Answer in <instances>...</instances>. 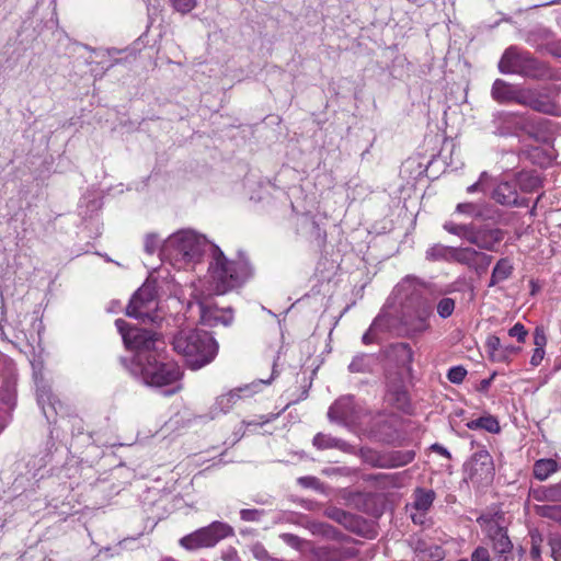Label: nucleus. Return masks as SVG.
Returning a JSON list of instances; mask_svg holds the SVG:
<instances>
[{"instance_id": "18", "label": "nucleus", "mask_w": 561, "mask_h": 561, "mask_svg": "<svg viewBox=\"0 0 561 561\" xmlns=\"http://www.w3.org/2000/svg\"><path fill=\"white\" fill-rule=\"evenodd\" d=\"M515 182H502L493 191V198L504 206H525V201L518 199Z\"/></svg>"}, {"instance_id": "33", "label": "nucleus", "mask_w": 561, "mask_h": 561, "mask_svg": "<svg viewBox=\"0 0 561 561\" xmlns=\"http://www.w3.org/2000/svg\"><path fill=\"white\" fill-rule=\"evenodd\" d=\"M493 549L497 554L510 553L512 551L513 545L507 536V534L502 529L497 528L492 536Z\"/></svg>"}, {"instance_id": "45", "label": "nucleus", "mask_w": 561, "mask_h": 561, "mask_svg": "<svg viewBox=\"0 0 561 561\" xmlns=\"http://www.w3.org/2000/svg\"><path fill=\"white\" fill-rule=\"evenodd\" d=\"M251 552L253 557L259 561H270L272 559L267 550L260 542H256L251 547Z\"/></svg>"}, {"instance_id": "43", "label": "nucleus", "mask_w": 561, "mask_h": 561, "mask_svg": "<svg viewBox=\"0 0 561 561\" xmlns=\"http://www.w3.org/2000/svg\"><path fill=\"white\" fill-rule=\"evenodd\" d=\"M264 515L263 511L244 508L240 511V517L244 522H260Z\"/></svg>"}, {"instance_id": "46", "label": "nucleus", "mask_w": 561, "mask_h": 561, "mask_svg": "<svg viewBox=\"0 0 561 561\" xmlns=\"http://www.w3.org/2000/svg\"><path fill=\"white\" fill-rule=\"evenodd\" d=\"M551 556L554 561H561V536H553L549 539Z\"/></svg>"}, {"instance_id": "57", "label": "nucleus", "mask_w": 561, "mask_h": 561, "mask_svg": "<svg viewBox=\"0 0 561 561\" xmlns=\"http://www.w3.org/2000/svg\"><path fill=\"white\" fill-rule=\"evenodd\" d=\"M119 550H121V543H118L114 549L108 548V547L101 549L100 554H105L106 557H114V556L119 554Z\"/></svg>"}, {"instance_id": "54", "label": "nucleus", "mask_w": 561, "mask_h": 561, "mask_svg": "<svg viewBox=\"0 0 561 561\" xmlns=\"http://www.w3.org/2000/svg\"><path fill=\"white\" fill-rule=\"evenodd\" d=\"M158 249V241L156 238L148 236L145 242V250L147 253L152 254Z\"/></svg>"}, {"instance_id": "61", "label": "nucleus", "mask_w": 561, "mask_h": 561, "mask_svg": "<svg viewBox=\"0 0 561 561\" xmlns=\"http://www.w3.org/2000/svg\"><path fill=\"white\" fill-rule=\"evenodd\" d=\"M540 553H541V551H540L539 546L533 545V547L530 549L531 558L535 559V560H539L540 559Z\"/></svg>"}, {"instance_id": "19", "label": "nucleus", "mask_w": 561, "mask_h": 561, "mask_svg": "<svg viewBox=\"0 0 561 561\" xmlns=\"http://www.w3.org/2000/svg\"><path fill=\"white\" fill-rule=\"evenodd\" d=\"M18 369L15 364L10 362L4 367V380L0 387L1 400L5 404H12L16 393Z\"/></svg>"}, {"instance_id": "30", "label": "nucleus", "mask_w": 561, "mask_h": 561, "mask_svg": "<svg viewBox=\"0 0 561 561\" xmlns=\"http://www.w3.org/2000/svg\"><path fill=\"white\" fill-rule=\"evenodd\" d=\"M470 430H485L489 433H499L501 427L496 417L492 415L481 416L467 423Z\"/></svg>"}, {"instance_id": "26", "label": "nucleus", "mask_w": 561, "mask_h": 561, "mask_svg": "<svg viewBox=\"0 0 561 561\" xmlns=\"http://www.w3.org/2000/svg\"><path fill=\"white\" fill-rule=\"evenodd\" d=\"M387 397L399 409H405L409 403L408 392L402 382L388 383Z\"/></svg>"}, {"instance_id": "10", "label": "nucleus", "mask_w": 561, "mask_h": 561, "mask_svg": "<svg viewBox=\"0 0 561 561\" xmlns=\"http://www.w3.org/2000/svg\"><path fill=\"white\" fill-rule=\"evenodd\" d=\"M33 368V378L36 387L37 402L45 415L50 421L62 409L61 402L54 396L49 382L43 375V362L39 359L31 360Z\"/></svg>"}, {"instance_id": "38", "label": "nucleus", "mask_w": 561, "mask_h": 561, "mask_svg": "<svg viewBox=\"0 0 561 561\" xmlns=\"http://www.w3.org/2000/svg\"><path fill=\"white\" fill-rule=\"evenodd\" d=\"M533 497L539 502H554L551 484L533 490Z\"/></svg>"}, {"instance_id": "16", "label": "nucleus", "mask_w": 561, "mask_h": 561, "mask_svg": "<svg viewBox=\"0 0 561 561\" xmlns=\"http://www.w3.org/2000/svg\"><path fill=\"white\" fill-rule=\"evenodd\" d=\"M201 322L207 327H216L218 324L230 325L233 316L230 310L218 309L207 305L204 301L197 302Z\"/></svg>"}, {"instance_id": "51", "label": "nucleus", "mask_w": 561, "mask_h": 561, "mask_svg": "<svg viewBox=\"0 0 561 561\" xmlns=\"http://www.w3.org/2000/svg\"><path fill=\"white\" fill-rule=\"evenodd\" d=\"M534 343H535L536 347L545 348L547 339H546V335H545V332L542 329L536 328L535 333H534Z\"/></svg>"}, {"instance_id": "5", "label": "nucleus", "mask_w": 561, "mask_h": 561, "mask_svg": "<svg viewBox=\"0 0 561 561\" xmlns=\"http://www.w3.org/2000/svg\"><path fill=\"white\" fill-rule=\"evenodd\" d=\"M207 239L197 232L184 229L171 234L161 249V255L178 268L199 262L206 248Z\"/></svg>"}, {"instance_id": "25", "label": "nucleus", "mask_w": 561, "mask_h": 561, "mask_svg": "<svg viewBox=\"0 0 561 561\" xmlns=\"http://www.w3.org/2000/svg\"><path fill=\"white\" fill-rule=\"evenodd\" d=\"M514 267L507 257L500 259L493 267L492 275L489 282V287L508 279L513 274Z\"/></svg>"}, {"instance_id": "55", "label": "nucleus", "mask_w": 561, "mask_h": 561, "mask_svg": "<svg viewBox=\"0 0 561 561\" xmlns=\"http://www.w3.org/2000/svg\"><path fill=\"white\" fill-rule=\"evenodd\" d=\"M431 449L437 454H439L440 456L445 457V458H448L450 459V453L447 450V448H445L444 446H442L440 444L438 443H435L431 446Z\"/></svg>"}, {"instance_id": "39", "label": "nucleus", "mask_w": 561, "mask_h": 561, "mask_svg": "<svg viewBox=\"0 0 561 561\" xmlns=\"http://www.w3.org/2000/svg\"><path fill=\"white\" fill-rule=\"evenodd\" d=\"M324 514L329 518L336 520L341 524H345L351 517V515L348 513H346L345 511H343L341 508L334 507V506L328 507L325 510Z\"/></svg>"}, {"instance_id": "28", "label": "nucleus", "mask_w": 561, "mask_h": 561, "mask_svg": "<svg viewBox=\"0 0 561 561\" xmlns=\"http://www.w3.org/2000/svg\"><path fill=\"white\" fill-rule=\"evenodd\" d=\"M376 358L373 355H356L348 365V370L356 374H368L373 371Z\"/></svg>"}, {"instance_id": "9", "label": "nucleus", "mask_w": 561, "mask_h": 561, "mask_svg": "<svg viewBox=\"0 0 561 561\" xmlns=\"http://www.w3.org/2000/svg\"><path fill=\"white\" fill-rule=\"evenodd\" d=\"M233 529L226 523L214 522L196 531L184 536L180 543L187 550H196L215 546L219 540L231 536Z\"/></svg>"}, {"instance_id": "23", "label": "nucleus", "mask_w": 561, "mask_h": 561, "mask_svg": "<svg viewBox=\"0 0 561 561\" xmlns=\"http://www.w3.org/2000/svg\"><path fill=\"white\" fill-rule=\"evenodd\" d=\"M299 228L302 233L307 234L311 240L319 244L325 240V231L320 228L314 218L308 214L302 215L299 219Z\"/></svg>"}, {"instance_id": "53", "label": "nucleus", "mask_w": 561, "mask_h": 561, "mask_svg": "<svg viewBox=\"0 0 561 561\" xmlns=\"http://www.w3.org/2000/svg\"><path fill=\"white\" fill-rule=\"evenodd\" d=\"M543 356H545V348L536 347L531 355L530 364L533 366H538L542 362Z\"/></svg>"}, {"instance_id": "24", "label": "nucleus", "mask_w": 561, "mask_h": 561, "mask_svg": "<svg viewBox=\"0 0 561 561\" xmlns=\"http://www.w3.org/2000/svg\"><path fill=\"white\" fill-rule=\"evenodd\" d=\"M390 356L401 367L411 369L413 362V351L408 343H397L390 346Z\"/></svg>"}, {"instance_id": "2", "label": "nucleus", "mask_w": 561, "mask_h": 561, "mask_svg": "<svg viewBox=\"0 0 561 561\" xmlns=\"http://www.w3.org/2000/svg\"><path fill=\"white\" fill-rule=\"evenodd\" d=\"M208 273L215 294L224 295L242 286L252 276V266L247 257L229 260L217 245H211Z\"/></svg>"}, {"instance_id": "22", "label": "nucleus", "mask_w": 561, "mask_h": 561, "mask_svg": "<svg viewBox=\"0 0 561 561\" xmlns=\"http://www.w3.org/2000/svg\"><path fill=\"white\" fill-rule=\"evenodd\" d=\"M312 445L319 450H324V449H339L342 451L351 450L350 444H347L345 440L333 437L328 434H323V433H318L314 435V437L312 439Z\"/></svg>"}, {"instance_id": "62", "label": "nucleus", "mask_w": 561, "mask_h": 561, "mask_svg": "<svg viewBox=\"0 0 561 561\" xmlns=\"http://www.w3.org/2000/svg\"><path fill=\"white\" fill-rule=\"evenodd\" d=\"M362 340L364 344H370L374 342V337L371 335V328L363 335Z\"/></svg>"}, {"instance_id": "35", "label": "nucleus", "mask_w": 561, "mask_h": 561, "mask_svg": "<svg viewBox=\"0 0 561 561\" xmlns=\"http://www.w3.org/2000/svg\"><path fill=\"white\" fill-rule=\"evenodd\" d=\"M535 513L540 517L551 519L561 525V504L536 505Z\"/></svg>"}, {"instance_id": "37", "label": "nucleus", "mask_w": 561, "mask_h": 561, "mask_svg": "<svg viewBox=\"0 0 561 561\" xmlns=\"http://www.w3.org/2000/svg\"><path fill=\"white\" fill-rule=\"evenodd\" d=\"M456 211L476 218L482 216V210L480 206L474 203H460L457 205Z\"/></svg>"}, {"instance_id": "17", "label": "nucleus", "mask_w": 561, "mask_h": 561, "mask_svg": "<svg viewBox=\"0 0 561 561\" xmlns=\"http://www.w3.org/2000/svg\"><path fill=\"white\" fill-rule=\"evenodd\" d=\"M504 238L503 231L497 228H473L470 243L477 245L481 250L493 251L495 245Z\"/></svg>"}, {"instance_id": "63", "label": "nucleus", "mask_w": 561, "mask_h": 561, "mask_svg": "<svg viewBox=\"0 0 561 561\" xmlns=\"http://www.w3.org/2000/svg\"><path fill=\"white\" fill-rule=\"evenodd\" d=\"M7 522H8V518L5 515H1L0 514V536L3 535V531H4V527L7 525Z\"/></svg>"}, {"instance_id": "44", "label": "nucleus", "mask_w": 561, "mask_h": 561, "mask_svg": "<svg viewBox=\"0 0 561 561\" xmlns=\"http://www.w3.org/2000/svg\"><path fill=\"white\" fill-rule=\"evenodd\" d=\"M414 457H415V454L412 450L399 451L393 457L394 466H398V467L405 466V465L410 463L414 459Z\"/></svg>"}, {"instance_id": "41", "label": "nucleus", "mask_w": 561, "mask_h": 561, "mask_svg": "<svg viewBox=\"0 0 561 561\" xmlns=\"http://www.w3.org/2000/svg\"><path fill=\"white\" fill-rule=\"evenodd\" d=\"M175 11L185 14L196 7V0H170Z\"/></svg>"}, {"instance_id": "50", "label": "nucleus", "mask_w": 561, "mask_h": 561, "mask_svg": "<svg viewBox=\"0 0 561 561\" xmlns=\"http://www.w3.org/2000/svg\"><path fill=\"white\" fill-rule=\"evenodd\" d=\"M298 483L304 488L319 489L320 486L319 479L312 476L300 477Z\"/></svg>"}, {"instance_id": "3", "label": "nucleus", "mask_w": 561, "mask_h": 561, "mask_svg": "<svg viewBox=\"0 0 561 561\" xmlns=\"http://www.w3.org/2000/svg\"><path fill=\"white\" fill-rule=\"evenodd\" d=\"M43 329L42 321L27 313L11 314L0 321L2 340L27 355H35L36 348H41Z\"/></svg>"}, {"instance_id": "29", "label": "nucleus", "mask_w": 561, "mask_h": 561, "mask_svg": "<svg viewBox=\"0 0 561 561\" xmlns=\"http://www.w3.org/2000/svg\"><path fill=\"white\" fill-rule=\"evenodd\" d=\"M559 470V465L553 459H539L534 463V476L539 481L547 480Z\"/></svg>"}, {"instance_id": "8", "label": "nucleus", "mask_w": 561, "mask_h": 561, "mask_svg": "<svg viewBox=\"0 0 561 561\" xmlns=\"http://www.w3.org/2000/svg\"><path fill=\"white\" fill-rule=\"evenodd\" d=\"M133 374L140 376L151 387H163L178 381L181 377L180 367L173 362H163L162 352L142 365L131 368Z\"/></svg>"}, {"instance_id": "56", "label": "nucleus", "mask_w": 561, "mask_h": 561, "mask_svg": "<svg viewBox=\"0 0 561 561\" xmlns=\"http://www.w3.org/2000/svg\"><path fill=\"white\" fill-rule=\"evenodd\" d=\"M488 176V173L486 172H482L481 175H480V179L478 182L473 183L472 185L468 186L467 188V192L468 193H474L477 191H479L482 186V183L484 181V179Z\"/></svg>"}, {"instance_id": "15", "label": "nucleus", "mask_w": 561, "mask_h": 561, "mask_svg": "<svg viewBox=\"0 0 561 561\" xmlns=\"http://www.w3.org/2000/svg\"><path fill=\"white\" fill-rule=\"evenodd\" d=\"M328 417L331 422L350 424L357 421L354 397L344 396L337 399L329 409Z\"/></svg>"}, {"instance_id": "13", "label": "nucleus", "mask_w": 561, "mask_h": 561, "mask_svg": "<svg viewBox=\"0 0 561 561\" xmlns=\"http://www.w3.org/2000/svg\"><path fill=\"white\" fill-rule=\"evenodd\" d=\"M492 255L479 252L473 248H455L453 262L468 266L481 275L492 262Z\"/></svg>"}, {"instance_id": "58", "label": "nucleus", "mask_w": 561, "mask_h": 561, "mask_svg": "<svg viewBox=\"0 0 561 561\" xmlns=\"http://www.w3.org/2000/svg\"><path fill=\"white\" fill-rule=\"evenodd\" d=\"M554 502H561V481L551 484Z\"/></svg>"}, {"instance_id": "64", "label": "nucleus", "mask_w": 561, "mask_h": 561, "mask_svg": "<svg viewBox=\"0 0 561 561\" xmlns=\"http://www.w3.org/2000/svg\"><path fill=\"white\" fill-rule=\"evenodd\" d=\"M504 350H505V354L510 356H512L513 354H515L517 351H518V347H515V346H504Z\"/></svg>"}, {"instance_id": "21", "label": "nucleus", "mask_w": 561, "mask_h": 561, "mask_svg": "<svg viewBox=\"0 0 561 561\" xmlns=\"http://www.w3.org/2000/svg\"><path fill=\"white\" fill-rule=\"evenodd\" d=\"M240 391L241 389L231 390L228 393L217 397L215 403L213 404L209 411L210 417L215 419L220 414L229 412L237 402V400L240 398Z\"/></svg>"}, {"instance_id": "20", "label": "nucleus", "mask_w": 561, "mask_h": 561, "mask_svg": "<svg viewBox=\"0 0 561 561\" xmlns=\"http://www.w3.org/2000/svg\"><path fill=\"white\" fill-rule=\"evenodd\" d=\"M519 89L502 79H496L492 84L491 95L499 103H517Z\"/></svg>"}, {"instance_id": "47", "label": "nucleus", "mask_w": 561, "mask_h": 561, "mask_svg": "<svg viewBox=\"0 0 561 561\" xmlns=\"http://www.w3.org/2000/svg\"><path fill=\"white\" fill-rule=\"evenodd\" d=\"M471 561H491V554L488 548L479 546L471 553Z\"/></svg>"}, {"instance_id": "32", "label": "nucleus", "mask_w": 561, "mask_h": 561, "mask_svg": "<svg viewBox=\"0 0 561 561\" xmlns=\"http://www.w3.org/2000/svg\"><path fill=\"white\" fill-rule=\"evenodd\" d=\"M516 185L524 192H533L540 187L541 180L538 175L531 172H520L516 179Z\"/></svg>"}, {"instance_id": "1", "label": "nucleus", "mask_w": 561, "mask_h": 561, "mask_svg": "<svg viewBox=\"0 0 561 561\" xmlns=\"http://www.w3.org/2000/svg\"><path fill=\"white\" fill-rule=\"evenodd\" d=\"M424 290V284L413 276H407L397 285V291L411 301V306L401 318V324L409 339L421 336L432 329L430 319L433 314V304L423 297Z\"/></svg>"}, {"instance_id": "12", "label": "nucleus", "mask_w": 561, "mask_h": 561, "mask_svg": "<svg viewBox=\"0 0 561 561\" xmlns=\"http://www.w3.org/2000/svg\"><path fill=\"white\" fill-rule=\"evenodd\" d=\"M494 477L493 458L485 449L474 453L469 462V478L472 482L488 484Z\"/></svg>"}, {"instance_id": "40", "label": "nucleus", "mask_w": 561, "mask_h": 561, "mask_svg": "<svg viewBox=\"0 0 561 561\" xmlns=\"http://www.w3.org/2000/svg\"><path fill=\"white\" fill-rule=\"evenodd\" d=\"M279 537L285 543H287L288 546H290L297 550H302L305 548V546L308 543L306 540L299 538L298 536H296L294 534L285 533V534H282Z\"/></svg>"}, {"instance_id": "36", "label": "nucleus", "mask_w": 561, "mask_h": 561, "mask_svg": "<svg viewBox=\"0 0 561 561\" xmlns=\"http://www.w3.org/2000/svg\"><path fill=\"white\" fill-rule=\"evenodd\" d=\"M456 302L455 299L449 297H444L439 299V301L436 305L437 314L442 319L449 318L454 311H455Z\"/></svg>"}, {"instance_id": "59", "label": "nucleus", "mask_w": 561, "mask_h": 561, "mask_svg": "<svg viewBox=\"0 0 561 561\" xmlns=\"http://www.w3.org/2000/svg\"><path fill=\"white\" fill-rule=\"evenodd\" d=\"M328 529H329V526L322 524V523H318V524H313L311 526V530L313 534H318V533H321V534H328Z\"/></svg>"}, {"instance_id": "48", "label": "nucleus", "mask_w": 561, "mask_h": 561, "mask_svg": "<svg viewBox=\"0 0 561 561\" xmlns=\"http://www.w3.org/2000/svg\"><path fill=\"white\" fill-rule=\"evenodd\" d=\"M508 335L516 337L518 342H524L527 335V330L522 323H515L510 330Z\"/></svg>"}, {"instance_id": "7", "label": "nucleus", "mask_w": 561, "mask_h": 561, "mask_svg": "<svg viewBox=\"0 0 561 561\" xmlns=\"http://www.w3.org/2000/svg\"><path fill=\"white\" fill-rule=\"evenodd\" d=\"M499 70L502 73L520 75L533 79L549 77L546 64L536 59L529 51L517 47H510L504 51L499 62Z\"/></svg>"}, {"instance_id": "11", "label": "nucleus", "mask_w": 561, "mask_h": 561, "mask_svg": "<svg viewBox=\"0 0 561 561\" xmlns=\"http://www.w3.org/2000/svg\"><path fill=\"white\" fill-rule=\"evenodd\" d=\"M158 302L151 286H141L126 307V314L141 321H154Z\"/></svg>"}, {"instance_id": "6", "label": "nucleus", "mask_w": 561, "mask_h": 561, "mask_svg": "<svg viewBox=\"0 0 561 561\" xmlns=\"http://www.w3.org/2000/svg\"><path fill=\"white\" fill-rule=\"evenodd\" d=\"M115 325L123 337L125 346L135 353L133 367L142 365L146 360L163 352L164 342L157 333L145 329L130 328L123 319H117Z\"/></svg>"}, {"instance_id": "34", "label": "nucleus", "mask_w": 561, "mask_h": 561, "mask_svg": "<svg viewBox=\"0 0 561 561\" xmlns=\"http://www.w3.org/2000/svg\"><path fill=\"white\" fill-rule=\"evenodd\" d=\"M473 228V225H458L453 221H447L444 224V229L446 231L467 240L469 243L470 239L472 238Z\"/></svg>"}, {"instance_id": "27", "label": "nucleus", "mask_w": 561, "mask_h": 561, "mask_svg": "<svg viewBox=\"0 0 561 561\" xmlns=\"http://www.w3.org/2000/svg\"><path fill=\"white\" fill-rule=\"evenodd\" d=\"M455 247H447L444 244H434L425 252V259L431 262L445 261L453 262Z\"/></svg>"}, {"instance_id": "42", "label": "nucleus", "mask_w": 561, "mask_h": 561, "mask_svg": "<svg viewBox=\"0 0 561 561\" xmlns=\"http://www.w3.org/2000/svg\"><path fill=\"white\" fill-rule=\"evenodd\" d=\"M467 376V370L462 366L451 367L447 373V378L453 383H461Z\"/></svg>"}, {"instance_id": "14", "label": "nucleus", "mask_w": 561, "mask_h": 561, "mask_svg": "<svg viewBox=\"0 0 561 561\" xmlns=\"http://www.w3.org/2000/svg\"><path fill=\"white\" fill-rule=\"evenodd\" d=\"M517 104L528 106L543 114H554L556 112V104L550 101L546 93L537 89L520 88Z\"/></svg>"}, {"instance_id": "52", "label": "nucleus", "mask_w": 561, "mask_h": 561, "mask_svg": "<svg viewBox=\"0 0 561 561\" xmlns=\"http://www.w3.org/2000/svg\"><path fill=\"white\" fill-rule=\"evenodd\" d=\"M489 357L493 362L503 363L508 359V355L505 354L504 346H502L499 351H494L491 354H489Z\"/></svg>"}, {"instance_id": "4", "label": "nucleus", "mask_w": 561, "mask_h": 561, "mask_svg": "<svg viewBox=\"0 0 561 561\" xmlns=\"http://www.w3.org/2000/svg\"><path fill=\"white\" fill-rule=\"evenodd\" d=\"M172 345L192 369H199L209 364L218 351L215 339L208 332L198 329L180 330L174 335Z\"/></svg>"}, {"instance_id": "31", "label": "nucleus", "mask_w": 561, "mask_h": 561, "mask_svg": "<svg viewBox=\"0 0 561 561\" xmlns=\"http://www.w3.org/2000/svg\"><path fill=\"white\" fill-rule=\"evenodd\" d=\"M434 500L435 492L433 490L417 488L414 492V507L420 512L428 511Z\"/></svg>"}, {"instance_id": "49", "label": "nucleus", "mask_w": 561, "mask_h": 561, "mask_svg": "<svg viewBox=\"0 0 561 561\" xmlns=\"http://www.w3.org/2000/svg\"><path fill=\"white\" fill-rule=\"evenodd\" d=\"M503 345L501 344V340L496 335H489L485 340V348L488 354H491L494 351H499Z\"/></svg>"}, {"instance_id": "60", "label": "nucleus", "mask_w": 561, "mask_h": 561, "mask_svg": "<svg viewBox=\"0 0 561 561\" xmlns=\"http://www.w3.org/2000/svg\"><path fill=\"white\" fill-rule=\"evenodd\" d=\"M497 561H517L513 552L499 554Z\"/></svg>"}]
</instances>
